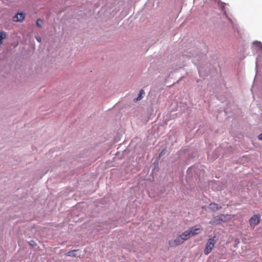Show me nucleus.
Wrapping results in <instances>:
<instances>
[{"instance_id":"nucleus-1","label":"nucleus","mask_w":262,"mask_h":262,"mask_svg":"<svg viewBox=\"0 0 262 262\" xmlns=\"http://www.w3.org/2000/svg\"><path fill=\"white\" fill-rule=\"evenodd\" d=\"M231 216L229 214H220L213 217L209 222V224L211 225H219L222 222H225L230 219H228V217Z\"/></svg>"},{"instance_id":"nucleus-2","label":"nucleus","mask_w":262,"mask_h":262,"mask_svg":"<svg viewBox=\"0 0 262 262\" xmlns=\"http://www.w3.org/2000/svg\"><path fill=\"white\" fill-rule=\"evenodd\" d=\"M215 237L213 236V237L210 238L208 240L204 251V253L205 255H208L209 254L214 248L215 244L216 243V240L215 239Z\"/></svg>"},{"instance_id":"nucleus-3","label":"nucleus","mask_w":262,"mask_h":262,"mask_svg":"<svg viewBox=\"0 0 262 262\" xmlns=\"http://www.w3.org/2000/svg\"><path fill=\"white\" fill-rule=\"evenodd\" d=\"M260 220L261 216L259 214L252 215L249 220L250 227L254 229L260 223Z\"/></svg>"},{"instance_id":"nucleus-4","label":"nucleus","mask_w":262,"mask_h":262,"mask_svg":"<svg viewBox=\"0 0 262 262\" xmlns=\"http://www.w3.org/2000/svg\"><path fill=\"white\" fill-rule=\"evenodd\" d=\"M184 242L179 235L177 236L175 239L169 241L168 245L170 247H174L183 244Z\"/></svg>"},{"instance_id":"nucleus-5","label":"nucleus","mask_w":262,"mask_h":262,"mask_svg":"<svg viewBox=\"0 0 262 262\" xmlns=\"http://www.w3.org/2000/svg\"><path fill=\"white\" fill-rule=\"evenodd\" d=\"M188 231L190 233V236L197 235L199 234L201 231V225L194 226L188 229Z\"/></svg>"},{"instance_id":"nucleus-6","label":"nucleus","mask_w":262,"mask_h":262,"mask_svg":"<svg viewBox=\"0 0 262 262\" xmlns=\"http://www.w3.org/2000/svg\"><path fill=\"white\" fill-rule=\"evenodd\" d=\"M25 18V14L24 13H17L13 17L12 20L14 22H22Z\"/></svg>"},{"instance_id":"nucleus-7","label":"nucleus","mask_w":262,"mask_h":262,"mask_svg":"<svg viewBox=\"0 0 262 262\" xmlns=\"http://www.w3.org/2000/svg\"><path fill=\"white\" fill-rule=\"evenodd\" d=\"M209 208L212 211H215L220 210L222 208V206L216 203H213L209 204Z\"/></svg>"},{"instance_id":"nucleus-8","label":"nucleus","mask_w":262,"mask_h":262,"mask_svg":"<svg viewBox=\"0 0 262 262\" xmlns=\"http://www.w3.org/2000/svg\"><path fill=\"white\" fill-rule=\"evenodd\" d=\"M180 236H181V237L182 238L184 242L187 241L191 237L188 230L184 232Z\"/></svg>"},{"instance_id":"nucleus-9","label":"nucleus","mask_w":262,"mask_h":262,"mask_svg":"<svg viewBox=\"0 0 262 262\" xmlns=\"http://www.w3.org/2000/svg\"><path fill=\"white\" fill-rule=\"evenodd\" d=\"M79 249H75L73 250H71L68 253H66L65 255L66 256H71V257H75L77 256L76 252L79 251Z\"/></svg>"},{"instance_id":"nucleus-10","label":"nucleus","mask_w":262,"mask_h":262,"mask_svg":"<svg viewBox=\"0 0 262 262\" xmlns=\"http://www.w3.org/2000/svg\"><path fill=\"white\" fill-rule=\"evenodd\" d=\"M6 33L4 32H0V46L2 44V40L6 38Z\"/></svg>"},{"instance_id":"nucleus-11","label":"nucleus","mask_w":262,"mask_h":262,"mask_svg":"<svg viewBox=\"0 0 262 262\" xmlns=\"http://www.w3.org/2000/svg\"><path fill=\"white\" fill-rule=\"evenodd\" d=\"M43 24V21L41 19H38L36 22V25L38 28H41Z\"/></svg>"},{"instance_id":"nucleus-12","label":"nucleus","mask_w":262,"mask_h":262,"mask_svg":"<svg viewBox=\"0 0 262 262\" xmlns=\"http://www.w3.org/2000/svg\"><path fill=\"white\" fill-rule=\"evenodd\" d=\"M144 94V90H141L140 91L138 97L136 98V100L138 101V100H141L142 99V98L143 97L142 95Z\"/></svg>"},{"instance_id":"nucleus-13","label":"nucleus","mask_w":262,"mask_h":262,"mask_svg":"<svg viewBox=\"0 0 262 262\" xmlns=\"http://www.w3.org/2000/svg\"><path fill=\"white\" fill-rule=\"evenodd\" d=\"M165 153H166V150L165 149H163L159 155V158H160L162 156L164 155L165 154Z\"/></svg>"},{"instance_id":"nucleus-14","label":"nucleus","mask_w":262,"mask_h":262,"mask_svg":"<svg viewBox=\"0 0 262 262\" xmlns=\"http://www.w3.org/2000/svg\"><path fill=\"white\" fill-rule=\"evenodd\" d=\"M258 139L262 140V133L258 136Z\"/></svg>"},{"instance_id":"nucleus-15","label":"nucleus","mask_w":262,"mask_h":262,"mask_svg":"<svg viewBox=\"0 0 262 262\" xmlns=\"http://www.w3.org/2000/svg\"><path fill=\"white\" fill-rule=\"evenodd\" d=\"M36 39H37V40L38 42H41V38H40V37H36Z\"/></svg>"},{"instance_id":"nucleus-16","label":"nucleus","mask_w":262,"mask_h":262,"mask_svg":"<svg viewBox=\"0 0 262 262\" xmlns=\"http://www.w3.org/2000/svg\"><path fill=\"white\" fill-rule=\"evenodd\" d=\"M226 16H227V17L228 18V20H229V21H230L231 23H232V20H231L230 18H228V16H227V15H226Z\"/></svg>"}]
</instances>
